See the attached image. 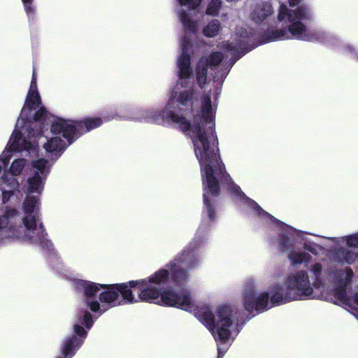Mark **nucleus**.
I'll return each instance as SVG.
<instances>
[{
  "label": "nucleus",
  "instance_id": "f257e3e1",
  "mask_svg": "<svg viewBox=\"0 0 358 358\" xmlns=\"http://www.w3.org/2000/svg\"><path fill=\"white\" fill-rule=\"evenodd\" d=\"M196 243H190L151 275L141 279V301L175 307L194 313V316L211 333L217 345V358H222L240 331L238 311L227 305L217 306L213 313L208 306L196 308L190 291L187 269L196 268L201 262Z\"/></svg>",
  "mask_w": 358,
  "mask_h": 358
},
{
  "label": "nucleus",
  "instance_id": "f03ea898",
  "mask_svg": "<svg viewBox=\"0 0 358 358\" xmlns=\"http://www.w3.org/2000/svg\"><path fill=\"white\" fill-rule=\"evenodd\" d=\"M196 94L194 83L189 87L176 85L170 92L169 100L162 111L154 108L142 109L134 119L159 124L173 123L192 139L194 154L200 164L204 191L203 218L204 220L207 218L211 223L215 220L216 216L208 194L217 196L220 192V182H224L229 188L234 182L220 159L214 122L217 105L212 103L210 94L203 96L201 114L196 115L191 122L178 113L182 106H192Z\"/></svg>",
  "mask_w": 358,
  "mask_h": 358
},
{
  "label": "nucleus",
  "instance_id": "7ed1b4c3",
  "mask_svg": "<svg viewBox=\"0 0 358 358\" xmlns=\"http://www.w3.org/2000/svg\"><path fill=\"white\" fill-rule=\"evenodd\" d=\"M102 123L99 117L74 121L55 117L48 113L42 106L37 76L34 71L24 105L7 146L10 150L26 151L34 157L37 153V139L50 126L52 134L62 135L71 144L82 134L99 127Z\"/></svg>",
  "mask_w": 358,
  "mask_h": 358
},
{
  "label": "nucleus",
  "instance_id": "20e7f679",
  "mask_svg": "<svg viewBox=\"0 0 358 358\" xmlns=\"http://www.w3.org/2000/svg\"><path fill=\"white\" fill-rule=\"evenodd\" d=\"M228 189L238 199L240 208L245 213L259 219V222L268 227L278 229L279 248L287 253L292 266H307L311 262L312 256L306 250L313 255L317 254V245L308 239L306 232L296 230L273 217L255 201L248 197L236 183H232Z\"/></svg>",
  "mask_w": 358,
  "mask_h": 358
},
{
  "label": "nucleus",
  "instance_id": "39448f33",
  "mask_svg": "<svg viewBox=\"0 0 358 358\" xmlns=\"http://www.w3.org/2000/svg\"><path fill=\"white\" fill-rule=\"evenodd\" d=\"M257 283L248 280L242 290V303L245 310L252 315L265 312L273 306L292 301L310 299L313 287L306 271L299 270L289 273L282 283L272 285L269 292L257 293Z\"/></svg>",
  "mask_w": 358,
  "mask_h": 358
},
{
  "label": "nucleus",
  "instance_id": "423d86ee",
  "mask_svg": "<svg viewBox=\"0 0 358 358\" xmlns=\"http://www.w3.org/2000/svg\"><path fill=\"white\" fill-rule=\"evenodd\" d=\"M43 190L41 192H29L27 184V196L22 203L24 216H21L20 213L15 208H6L3 214L0 216V231L4 238L29 243H44L48 248L51 245V243L45 237L41 222L38 213L39 197L31 195L33 193L41 194Z\"/></svg>",
  "mask_w": 358,
  "mask_h": 358
},
{
  "label": "nucleus",
  "instance_id": "0eeeda50",
  "mask_svg": "<svg viewBox=\"0 0 358 358\" xmlns=\"http://www.w3.org/2000/svg\"><path fill=\"white\" fill-rule=\"evenodd\" d=\"M302 0H289L291 7L298 6L294 9H289L285 3H280L277 20L281 24L280 29H268L262 37V43L275 41L296 39L308 42L330 43L331 36L324 30L309 29L303 22L312 18L310 8L301 3Z\"/></svg>",
  "mask_w": 358,
  "mask_h": 358
},
{
  "label": "nucleus",
  "instance_id": "6e6552de",
  "mask_svg": "<svg viewBox=\"0 0 358 358\" xmlns=\"http://www.w3.org/2000/svg\"><path fill=\"white\" fill-rule=\"evenodd\" d=\"M66 148V142L60 136L47 138L43 143L49 160L38 158L31 161L28 176L29 191L41 192L43 190L46 178L53 163L62 155Z\"/></svg>",
  "mask_w": 358,
  "mask_h": 358
},
{
  "label": "nucleus",
  "instance_id": "1a4fd4ad",
  "mask_svg": "<svg viewBox=\"0 0 358 358\" xmlns=\"http://www.w3.org/2000/svg\"><path fill=\"white\" fill-rule=\"evenodd\" d=\"M178 15L182 24L186 36L180 43L181 52L177 61L178 80L177 86L189 87L194 83V70L191 63L192 42L189 38L188 34H196L199 31L198 22L192 20L188 10L180 8L178 10Z\"/></svg>",
  "mask_w": 358,
  "mask_h": 358
},
{
  "label": "nucleus",
  "instance_id": "9d476101",
  "mask_svg": "<svg viewBox=\"0 0 358 358\" xmlns=\"http://www.w3.org/2000/svg\"><path fill=\"white\" fill-rule=\"evenodd\" d=\"M252 31H248L244 27H237L236 32L232 35L229 41H226L220 45V48L224 52H228L230 55V63L227 66L222 68L221 71L216 73L214 76V81L217 82L219 87H216L215 100L217 99L218 94L221 91V85L227 76L230 68L247 52L251 50L252 47L249 46V43L252 42Z\"/></svg>",
  "mask_w": 358,
  "mask_h": 358
},
{
  "label": "nucleus",
  "instance_id": "9b49d317",
  "mask_svg": "<svg viewBox=\"0 0 358 358\" xmlns=\"http://www.w3.org/2000/svg\"><path fill=\"white\" fill-rule=\"evenodd\" d=\"M141 280L128 282L106 285L99 294V301L108 308L122 304H131L140 301L138 293L141 292Z\"/></svg>",
  "mask_w": 358,
  "mask_h": 358
},
{
  "label": "nucleus",
  "instance_id": "f8f14e48",
  "mask_svg": "<svg viewBox=\"0 0 358 358\" xmlns=\"http://www.w3.org/2000/svg\"><path fill=\"white\" fill-rule=\"evenodd\" d=\"M94 323L91 314L86 310H80L73 323V334L66 336L61 345L62 356L56 358H72L80 349Z\"/></svg>",
  "mask_w": 358,
  "mask_h": 358
},
{
  "label": "nucleus",
  "instance_id": "ddd939ff",
  "mask_svg": "<svg viewBox=\"0 0 358 358\" xmlns=\"http://www.w3.org/2000/svg\"><path fill=\"white\" fill-rule=\"evenodd\" d=\"M106 286V284H99L91 281L78 280L75 282V287L78 292H80L84 296V303L92 312L103 313L108 310L104 305L95 299L97 292Z\"/></svg>",
  "mask_w": 358,
  "mask_h": 358
},
{
  "label": "nucleus",
  "instance_id": "4468645a",
  "mask_svg": "<svg viewBox=\"0 0 358 358\" xmlns=\"http://www.w3.org/2000/svg\"><path fill=\"white\" fill-rule=\"evenodd\" d=\"M353 275V271L349 267L336 270L330 274L336 298L348 306H352L351 300L346 295V287L350 284Z\"/></svg>",
  "mask_w": 358,
  "mask_h": 358
},
{
  "label": "nucleus",
  "instance_id": "2eb2a0df",
  "mask_svg": "<svg viewBox=\"0 0 358 358\" xmlns=\"http://www.w3.org/2000/svg\"><path fill=\"white\" fill-rule=\"evenodd\" d=\"M223 55L218 51L212 52L208 57H202L197 62L196 67V80L197 85L203 88L207 78L208 68L213 69L220 64Z\"/></svg>",
  "mask_w": 358,
  "mask_h": 358
},
{
  "label": "nucleus",
  "instance_id": "dca6fc26",
  "mask_svg": "<svg viewBox=\"0 0 358 358\" xmlns=\"http://www.w3.org/2000/svg\"><path fill=\"white\" fill-rule=\"evenodd\" d=\"M27 162L23 158H18L13 160L9 169L5 170L3 175L1 176L0 184H4L7 187L13 189H18L20 182L17 176L21 174Z\"/></svg>",
  "mask_w": 358,
  "mask_h": 358
},
{
  "label": "nucleus",
  "instance_id": "f3484780",
  "mask_svg": "<svg viewBox=\"0 0 358 358\" xmlns=\"http://www.w3.org/2000/svg\"><path fill=\"white\" fill-rule=\"evenodd\" d=\"M309 273L310 280L313 288L323 289L327 282V272L324 269L322 264L316 262L310 265L306 271Z\"/></svg>",
  "mask_w": 358,
  "mask_h": 358
},
{
  "label": "nucleus",
  "instance_id": "a211bd4d",
  "mask_svg": "<svg viewBox=\"0 0 358 358\" xmlns=\"http://www.w3.org/2000/svg\"><path fill=\"white\" fill-rule=\"evenodd\" d=\"M273 13L272 5L267 1H263L255 6L251 14V19L256 23H261L266 17Z\"/></svg>",
  "mask_w": 358,
  "mask_h": 358
},
{
  "label": "nucleus",
  "instance_id": "6ab92c4d",
  "mask_svg": "<svg viewBox=\"0 0 358 358\" xmlns=\"http://www.w3.org/2000/svg\"><path fill=\"white\" fill-rule=\"evenodd\" d=\"M336 248L332 251V259L334 262L343 265L345 264H351L355 261L357 258L356 253L347 248L341 247V245L337 246L336 245Z\"/></svg>",
  "mask_w": 358,
  "mask_h": 358
},
{
  "label": "nucleus",
  "instance_id": "aec40b11",
  "mask_svg": "<svg viewBox=\"0 0 358 358\" xmlns=\"http://www.w3.org/2000/svg\"><path fill=\"white\" fill-rule=\"evenodd\" d=\"M222 30L221 23L218 20H211L202 29V34L207 38H214L219 35Z\"/></svg>",
  "mask_w": 358,
  "mask_h": 358
},
{
  "label": "nucleus",
  "instance_id": "412c9836",
  "mask_svg": "<svg viewBox=\"0 0 358 358\" xmlns=\"http://www.w3.org/2000/svg\"><path fill=\"white\" fill-rule=\"evenodd\" d=\"M331 240L337 245H341L343 243L350 248H358V234L339 238H327Z\"/></svg>",
  "mask_w": 358,
  "mask_h": 358
},
{
  "label": "nucleus",
  "instance_id": "4be33fe9",
  "mask_svg": "<svg viewBox=\"0 0 358 358\" xmlns=\"http://www.w3.org/2000/svg\"><path fill=\"white\" fill-rule=\"evenodd\" d=\"M222 0H210L207 6L206 14L210 16H217L222 7Z\"/></svg>",
  "mask_w": 358,
  "mask_h": 358
},
{
  "label": "nucleus",
  "instance_id": "5701e85b",
  "mask_svg": "<svg viewBox=\"0 0 358 358\" xmlns=\"http://www.w3.org/2000/svg\"><path fill=\"white\" fill-rule=\"evenodd\" d=\"M180 6H186L189 10H196L201 3L202 0H177Z\"/></svg>",
  "mask_w": 358,
  "mask_h": 358
},
{
  "label": "nucleus",
  "instance_id": "b1692460",
  "mask_svg": "<svg viewBox=\"0 0 358 358\" xmlns=\"http://www.w3.org/2000/svg\"><path fill=\"white\" fill-rule=\"evenodd\" d=\"M22 1L24 3V8H25V10H26L27 15H31L34 11V9L32 7V3H31L32 0H22Z\"/></svg>",
  "mask_w": 358,
  "mask_h": 358
},
{
  "label": "nucleus",
  "instance_id": "393cba45",
  "mask_svg": "<svg viewBox=\"0 0 358 358\" xmlns=\"http://www.w3.org/2000/svg\"><path fill=\"white\" fill-rule=\"evenodd\" d=\"M8 157L5 153H3V155L0 156V173L3 170V168H4L8 164Z\"/></svg>",
  "mask_w": 358,
  "mask_h": 358
},
{
  "label": "nucleus",
  "instance_id": "a878e982",
  "mask_svg": "<svg viewBox=\"0 0 358 358\" xmlns=\"http://www.w3.org/2000/svg\"><path fill=\"white\" fill-rule=\"evenodd\" d=\"M353 303V306H355V308L358 310V294L355 295Z\"/></svg>",
  "mask_w": 358,
  "mask_h": 358
},
{
  "label": "nucleus",
  "instance_id": "bb28decb",
  "mask_svg": "<svg viewBox=\"0 0 358 358\" xmlns=\"http://www.w3.org/2000/svg\"><path fill=\"white\" fill-rule=\"evenodd\" d=\"M348 50L350 52H352L353 50H355V48H352V47H350V46H349V47H348Z\"/></svg>",
  "mask_w": 358,
  "mask_h": 358
}]
</instances>
